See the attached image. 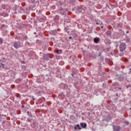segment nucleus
<instances>
[{"label": "nucleus", "mask_w": 131, "mask_h": 131, "mask_svg": "<svg viewBox=\"0 0 131 131\" xmlns=\"http://www.w3.org/2000/svg\"><path fill=\"white\" fill-rule=\"evenodd\" d=\"M13 47L15 48V49H19V44H18V42H15L13 44Z\"/></svg>", "instance_id": "f03ea898"}, {"label": "nucleus", "mask_w": 131, "mask_h": 131, "mask_svg": "<svg viewBox=\"0 0 131 131\" xmlns=\"http://www.w3.org/2000/svg\"><path fill=\"white\" fill-rule=\"evenodd\" d=\"M127 124H128V122H127Z\"/></svg>", "instance_id": "6ab92c4d"}, {"label": "nucleus", "mask_w": 131, "mask_h": 131, "mask_svg": "<svg viewBox=\"0 0 131 131\" xmlns=\"http://www.w3.org/2000/svg\"><path fill=\"white\" fill-rule=\"evenodd\" d=\"M129 33L128 31H127L126 33Z\"/></svg>", "instance_id": "ddd939ff"}, {"label": "nucleus", "mask_w": 131, "mask_h": 131, "mask_svg": "<svg viewBox=\"0 0 131 131\" xmlns=\"http://www.w3.org/2000/svg\"><path fill=\"white\" fill-rule=\"evenodd\" d=\"M71 38H72V37L70 36V37H69V39H71Z\"/></svg>", "instance_id": "f8f14e48"}, {"label": "nucleus", "mask_w": 131, "mask_h": 131, "mask_svg": "<svg viewBox=\"0 0 131 131\" xmlns=\"http://www.w3.org/2000/svg\"><path fill=\"white\" fill-rule=\"evenodd\" d=\"M1 120H2V118H0V121H1Z\"/></svg>", "instance_id": "dca6fc26"}, {"label": "nucleus", "mask_w": 131, "mask_h": 131, "mask_svg": "<svg viewBox=\"0 0 131 131\" xmlns=\"http://www.w3.org/2000/svg\"><path fill=\"white\" fill-rule=\"evenodd\" d=\"M31 126H32V127H33V128L36 127V123H35V122H33V123L31 124Z\"/></svg>", "instance_id": "423d86ee"}, {"label": "nucleus", "mask_w": 131, "mask_h": 131, "mask_svg": "<svg viewBox=\"0 0 131 131\" xmlns=\"http://www.w3.org/2000/svg\"><path fill=\"white\" fill-rule=\"evenodd\" d=\"M107 34H108V35H111V31H108L106 32Z\"/></svg>", "instance_id": "6e6552de"}, {"label": "nucleus", "mask_w": 131, "mask_h": 131, "mask_svg": "<svg viewBox=\"0 0 131 131\" xmlns=\"http://www.w3.org/2000/svg\"><path fill=\"white\" fill-rule=\"evenodd\" d=\"M23 108H24V105L21 106Z\"/></svg>", "instance_id": "4468645a"}, {"label": "nucleus", "mask_w": 131, "mask_h": 131, "mask_svg": "<svg viewBox=\"0 0 131 131\" xmlns=\"http://www.w3.org/2000/svg\"><path fill=\"white\" fill-rule=\"evenodd\" d=\"M80 125L81 127H83V128H85V127H86V123H81Z\"/></svg>", "instance_id": "7ed1b4c3"}, {"label": "nucleus", "mask_w": 131, "mask_h": 131, "mask_svg": "<svg viewBox=\"0 0 131 131\" xmlns=\"http://www.w3.org/2000/svg\"><path fill=\"white\" fill-rule=\"evenodd\" d=\"M61 52H62L61 50H57L56 51L57 54H61Z\"/></svg>", "instance_id": "0eeeda50"}, {"label": "nucleus", "mask_w": 131, "mask_h": 131, "mask_svg": "<svg viewBox=\"0 0 131 131\" xmlns=\"http://www.w3.org/2000/svg\"><path fill=\"white\" fill-rule=\"evenodd\" d=\"M114 128L116 131L120 130V127L119 126H116L114 127Z\"/></svg>", "instance_id": "20e7f679"}, {"label": "nucleus", "mask_w": 131, "mask_h": 131, "mask_svg": "<svg viewBox=\"0 0 131 131\" xmlns=\"http://www.w3.org/2000/svg\"><path fill=\"white\" fill-rule=\"evenodd\" d=\"M126 48V45L124 43H121L120 45V50L121 52H123L124 51Z\"/></svg>", "instance_id": "f257e3e1"}, {"label": "nucleus", "mask_w": 131, "mask_h": 131, "mask_svg": "<svg viewBox=\"0 0 131 131\" xmlns=\"http://www.w3.org/2000/svg\"><path fill=\"white\" fill-rule=\"evenodd\" d=\"M0 43H3V39L0 38Z\"/></svg>", "instance_id": "9d476101"}, {"label": "nucleus", "mask_w": 131, "mask_h": 131, "mask_svg": "<svg viewBox=\"0 0 131 131\" xmlns=\"http://www.w3.org/2000/svg\"><path fill=\"white\" fill-rule=\"evenodd\" d=\"M1 65L2 66L3 68H5V67H4V64L3 63H1Z\"/></svg>", "instance_id": "9b49d317"}, {"label": "nucleus", "mask_w": 131, "mask_h": 131, "mask_svg": "<svg viewBox=\"0 0 131 131\" xmlns=\"http://www.w3.org/2000/svg\"><path fill=\"white\" fill-rule=\"evenodd\" d=\"M99 40L100 39H99V38H95L94 39V42H95V43H98Z\"/></svg>", "instance_id": "39448f33"}, {"label": "nucleus", "mask_w": 131, "mask_h": 131, "mask_svg": "<svg viewBox=\"0 0 131 131\" xmlns=\"http://www.w3.org/2000/svg\"><path fill=\"white\" fill-rule=\"evenodd\" d=\"M54 34H56V32H55Z\"/></svg>", "instance_id": "f3484780"}, {"label": "nucleus", "mask_w": 131, "mask_h": 131, "mask_svg": "<svg viewBox=\"0 0 131 131\" xmlns=\"http://www.w3.org/2000/svg\"><path fill=\"white\" fill-rule=\"evenodd\" d=\"M101 28H103V27H101Z\"/></svg>", "instance_id": "aec40b11"}, {"label": "nucleus", "mask_w": 131, "mask_h": 131, "mask_svg": "<svg viewBox=\"0 0 131 131\" xmlns=\"http://www.w3.org/2000/svg\"><path fill=\"white\" fill-rule=\"evenodd\" d=\"M2 67V66H0V68Z\"/></svg>", "instance_id": "a211bd4d"}, {"label": "nucleus", "mask_w": 131, "mask_h": 131, "mask_svg": "<svg viewBox=\"0 0 131 131\" xmlns=\"http://www.w3.org/2000/svg\"><path fill=\"white\" fill-rule=\"evenodd\" d=\"M77 127H78V129H81V128L80 127V126L79 125H77Z\"/></svg>", "instance_id": "1a4fd4ad"}, {"label": "nucleus", "mask_w": 131, "mask_h": 131, "mask_svg": "<svg viewBox=\"0 0 131 131\" xmlns=\"http://www.w3.org/2000/svg\"><path fill=\"white\" fill-rule=\"evenodd\" d=\"M74 128H75V129H76L77 127H75Z\"/></svg>", "instance_id": "2eb2a0df"}]
</instances>
